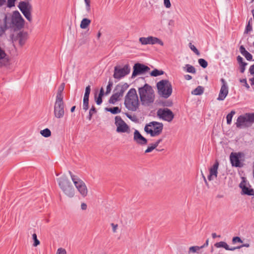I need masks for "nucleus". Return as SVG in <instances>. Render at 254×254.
<instances>
[{
    "label": "nucleus",
    "instance_id": "obj_1",
    "mask_svg": "<svg viewBox=\"0 0 254 254\" xmlns=\"http://www.w3.org/2000/svg\"><path fill=\"white\" fill-rule=\"evenodd\" d=\"M25 21L22 18L19 12L17 10L12 12L11 18V23H7V16L5 15L3 23L0 24V35L4 33L5 31L9 27H13L14 29L20 30L24 25Z\"/></svg>",
    "mask_w": 254,
    "mask_h": 254
},
{
    "label": "nucleus",
    "instance_id": "obj_2",
    "mask_svg": "<svg viewBox=\"0 0 254 254\" xmlns=\"http://www.w3.org/2000/svg\"><path fill=\"white\" fill-rule=\"evenodd\" d=\"M138 91L140 102L143 106H149L153 103L155 95L153 89L150 85L146 83L142 87L138 88Z\"/></svg>",
    "mask_w": 254,
    "mask_h": 254
},
{
    "label": "nucleus",
    "instance_id": "obj_3",
    "mask_svg": "<svg viewBox=\"0 0 254 254\" xmlns=\"http://www.w3.org/2000/svg\"><path fill=\"white\" fill-rule=\"evenodd\" d=\"M125 105L130 111H136L139 106V99L134 88H131L127 93L125 99Z\"/></svg>",
    "mask_w": 254,
    "mask_h": 254
},
{
    "label": "nucleus",
    "instance_id": "obj_4",
    "mask_svg": "<svg viewBox=\"0 0 254 254\" xmlns=\"http://www.w3.org/2000/svg\"><path fill=\"white\" fill-rule=\"evenodd\" d=\"M59 186L63 192L69 198L75 195V190L71 183L65 176H63L58 179Z\"/></svg>",
    "mask_w": 254,
    "mask_h": 254
},
{
    "label": "nucleus",
    "instance_id": "obj_5",
    "mask_svg": "<svg viewBox=\"0 0 254 254\" xmlns=\"http://www.w3.org/2000/svg\"><path fill=\"white\" fill-rule=\"evenodd\" d=\"M163 124L162 123L153 121L147 124L144 127L145 132L151 137L159 136L162 133Z\"/></svg>",
    "mask_w": 254,
    "mask_h": 254
},
{
    "label": "nucleus",
    "instance_id": "obj_6",
    "mask_svg": "<svg viewBox=\"0 0 254 254\" xmlns=\"http://www.w3.org/2000/svg\"><path fill=\"white\" fill-rule=\"evenodd\" d=\"M158 94L162 97L168 98L172 93V86L168 80H162L157 83Z\"/></svg>",
    "mask_w": 254,
    "mask_h": 254
},
{
    "label": "nucleus",
    "instance_id": "obj_7",
    "mask_svg": "<svg viewBox=\"0 0 254 254\" xmlns=\"http://www.w3.org/2000/svg\"><path fill=\"white\" fill-rule=\"evenodd\" d=\"M71 179L79 194L83 197H85L88 193V190L85 183L77 176L72 174L69 171Z\"/></svg>",
    "mask_w": 254,
    "mask_h": 254
},
{
    "label": "nucleus",
    "instance_id": "obj_8",
    "mask_svg": "<svg viewBox=\"0 0 254 254\" xmlns=\"http://www.w3.org/2000/svg\"><path fill=\"white\" fill-rule=\"evenodd\" d=\"M254 123V113H247L240 116L235 123L239 128H244L251 127Z\"/></svg>",
    "mask_w": 254,
    "mask_h": 254
},
{
    "label": "nucleus",
    "instance_id": "obj_9",
    "mask_svg": "<svg viewBox=\"0 0 254 254\" xmlns=\"http://www.w3.org/2000/svg\"><path fill=\"white\" fill-rule=\"evenodd\" d=\"M128 87V85L127 83L117 85L114 90V93L109 99V102L111 104H115L119 100L120 97L123 96L124 92Z\"/></svg>",
    "mask_w": 254,
    "mask_h": 254
},
{
    "label": "nucleus",
    "instance_id": "obj_10",
    "mask_svg": "<svg viewBox=\"0 0 254 254\" xmlns=\"http://www.w3.org/2000/svg\"><path fill=\"white\" fill-rule=\"evenodd\" d=\"M18 7L27 20L29 22H31L32 20L31 15L32 6L29 2L20 1L19 3Z\"/></svg>",
    "mask_w": 254,
    "mask_h": 254
},
{
    "label": "nucleus",
    "instance_id": "obj_11",
    "mask_svg": "<svg viewBox=\"0 0 254 254\" xmlns=\"http://www.w3.org/2000/svg\"><path fill=\"white\" fill-rule=\"evenodd\" d=\"M157 116L160 119L171 122L174 118V114L172 111L168 108H160L157 111Z\"/></svg>",
    "mask_w": 254,
    "mask_h": 254
},
{
    "label": "nucleus",
    "instance_id": "obj_12",
    "mask_svg": "<svg viewBox=\"0 0 254 254\" xmlns=\"http://www.w3.org/2000/svg\"><path fill=\"white\" fill-rule=\"evenodd\" d=\"M115 124L117 127L116 131L118 133H129V127L125 123L120 116H116Z\"/></svg>",
    "mask_w": 254,
    "mask_h": 254
},
{
    "label": "nucleus",
    "instance_id": "obj_13",
    "mask_svg": "<svg viewBox=\"0 0 254 254\" xmlns=\"http://www.w3.org/2000/svg\"><path fill=\"white\" fill-rule=\"evenodd\" d=\"M64 104L63 99H56L54 104V115L58 119L63 118L64 114Z\"/></svg>",
    "mask_w": 254,
    "mask_h": 254
},
{
    "label": "nucleus",
    "instance_id": "obj_14",
    "mask_svg": "<svg viewBox=\"0 0 254 254\" xmlns=\"http://www.w3.org/2000/svg\"><path fill=\"white\" fill-rule=\"evenodd\" d=\"M130 70V68L128 64H126L123 67H121L120 66H116L114 67L113 77L115 79L120 80L127 75Z\"/></svg>",
    "mask_w": 254,
    "mask_h": 254
},
{
    "label": "nucleus",
    "instance_id": "obj_15",
    "mask_svg": "<svg viewBox=\"0 0 254 254\" xmlns=\"http://www.w3.org/2000/svg\"><path fill=\"white\" fill-rule=\"evenodd\" d=\"M139 41L142 45H154L158 44L161 46H163V42L159 38L153 36H148L147 37H140L139 39Z\"/></svg>",
    "mask_w": 254,
    "mask_h": 254
},
{
    "label": "nucleus",
    "instance_id": "obj_16",
    "mask_svg": "<svg viewBox=\"0 0 254 254\" xmlns=\"http://www.w3.org/2000/svg\"><path fill=\"white\" fill-rule=\"evenodd\" d=\"M150 68L144 64L137 63L133 66V71L132 73V77H134L136 75L141 74L148 72Z\"/></svg>",
    "mask_w": 254,
    "mask_h": 254
},
{
    "label": "nucleus",
    "instance_id": "obj_17",
    "mask_svg": "<svg viewBox=\"0 0 254 254\" xmlns=\"http://www.w3.org/2000/svg\"><path fill=\"white\" fill-rule=\"evenodd\" d=\"M133 141L141 146H144L147 144V139L143 137L137 129H135L133 133Z\"/></svg>",
    "mask_w": 254,
    "mask_h": 254
},
{
    "label": "nucleus",
    "instance_id": "obj_18",
    "mask_svg": "<svg viewBox=\"0 0 254 254\" xmlns=\"http://www.w3.org/2000/svg\"><path fill=\"white\" fill-rule=\"evenodd\" d=\"M219 165L218 161L216 160L213 166L209 169V174L207 177L209 181H212L217 178Z\"/></svg>",
    "mask_w": 254,
    "mask_h": 254
},
{
    "label": "nucleus",
    "instance_id": "obj_19",
    "mask_svg": "<svg viewBox=\"0 0 254 254\" xmlns=\"http://www.w3.org/2000/svg\"><path fill=\"white\" fill-rule=\"evenodd\" d=\"M9 64V57L4 50L0 47V67Z\"/></svg>",
    "mask_w": 254,
    "mask_h": 254
},
{
    "label": "nucleus",
    "instance_id": "obj_20",
    "mask_svg": "<svg viewBox=\"0 0 254 254\" xmlns=\"http://www.w3.org/2000/svg\"><path fill=\"white\" fill-rule=\"evenodd\" d=\"M228 94V86L222 85L220 92L217 98L219 101H223L225 99L226 97Z\"/></svg>",
    "mask_w": 254,
    "mask_h": 254
},
{
    "label": "nucleus",
    "instance_id": "obj_21",
    "mask_svg": "<svg viewBox=\"0 0 254 254\" xmlns=\"http://www.w3.org/2000/svg\"><path fill=\"white\" fill-rule=\"evenodd\" d=\"M240 156L236 153H232L230 156V161L233 166L240 167Z\"/></svg>",
    "mask_w": 254,
    "mask_h": 254
},
{
    "label": "nucleus",
    "instance_id": "obj_22",
    "mask_svg": "<svg viewBox=\"0 0 254 254\" xmlns=\"http://www.w3.org/2000/svg\"><path fill=\"white\" fill-rule=\"evenodd\" d=\"M16 39L18 40L19 44L21 46L23 45L27 39V33L23 32H19L17 35Z\"/></svg>",
    "mask_w": 254,
    "mask_h": 254
},
{
    "label": "nucleus",
    "instance_id": "obj_23",
    "mask_svg": "<svg viewBox=\"0 0 254 254\" xmlns=\"http://www.w3.org/2000/svg\"><path fill=\"white\" fill-rule=\"evenodd\" d=\"M214 246L217 248H223L226 250H229L231 251L235 250V248H234V247L230 248L226 242L223 241H221L215 243L214 244Z\"/></svg>",
    "mask_w": 254,
    "mask_h": 254
},
{
    "label": "nucleus",
    "instance_id": "obj_24",
    "mask_svg": "<svg viewBox=\"0 0 254 254\" xmlns=\"http://www.w3.org/2000/svg\"><path fill=\"white\" fill-rule=\"evenodd\" d=\"M240 187L242 188V191L244 194L251 195H254V190L253 189H249L245 185H243L242 183L240 185Z\"/></svg>",
    "mask_w": 254,
    "mask_h": 254
},
{
    "label": "nucleus",
    "instance_id": "obj_25",
    "mask_svg": "<svg viewBox=\"0 0 254 254\" xmlns=\"http://www.w3.org/2000/svg\"><path fill=\"white\" fill-rule=\"evenodd\" d=\"M64 88V83H62L58 88L56 99H64L63 91Z\"/></svg>",
    "mask_w": 254,
    "mask_h": 254
},
{
    "label": "nucleus",
    "instance_id": "obj_26",
    "mask_svg": "<svg viewBox=\"0 0 254 254\" xmlns=\"http://www.w3.org/2000/svg\"><path fill=\"white\" fill-rule=\"evenodd\" d=\"M91 23V20L88 18H83L80 23V27L81 29H86Z\"/></svg>",
    "mask_w": 254,
    "mask_h": 254
},
{
    "label": "nucleus",
    "instance_id": "obj_27",
    "mask_svg": "<svg viewBox=\"0 0 254 254\" xmlns=\"http://www.w3.org/2000/svg\"><path fill=\"white\" fill-rule=\"evenodd\" d=\"M203 92L204 88L201 86H198L191 91V94L195 95H201Z\"/></svg>",
    "mask_w": 254,
    "mask_h": 254
},
{
    "label": "nucleus",
    "instance_id": "obj_28",
    "mask_svg": "<svg viewBox=\"0 0 254 254\" xmlns=\"http://www.w3.org/2000/svg\"><path fill=\"white\" fill-rule=\"evenodd\" d=\"M184 69L188 72L191 73H196L195 68L192 65L189 64H187L185 67H184Z\"/></svg>",
    "mask_w": 254,
    "mask_h": 254
},
{
    "label": "nucleus",
    "instance_id": "obj_29",
    "mask_svg": "<svg viewBox=\"0 0 254 254\" xmlns=\"http://www.w3.org/2000/svg\"><path fill=\"white\" fill-rule=\"evenodd\" d=\"M106 110L113 114H116L121 112V109L118 107L113 108H106Z\"/></svg>",
    "mask_w": 254,
    "mask_h": 254
},
{
    "label": "nucleus",
    "instance_id": "obj_30",
    "mask_svg": "<svg viewBox=\"0 0 254 254\" xmlns=\"http://www.w3.org/2000/svg\"><path fill=\"white\" fill-rule=\"evenodd\" d=\"M41 134L45 137H48L51 136V132L49 128H45L40 131Z\"/></svg>",
    "mask_w": 254,
    "mask_h": 254
},
{
    "label": "nucleus",
    "instance_id": "obj_31",
    "mask_svg": "<svg viewBox=\"0 0 254 254\" xmlns=\"http://www.w3.org/2000/svg\"><path fill=\"white\" fill-rule=\"evenodd\" d=\"M252 24H253V20L252 18H250L248 21V23L246 26V29L245 31V33H248L252 30Z\"/></svg>",
    "mask_w": 254,
    "mask_h": 254
},
{
    "label": "nucleus",
    "instance_id": "obj_32",
    "mask_svg": "<svg viewBox=\"0 0 254 254\" xmlns=\"http://www.w3.org/2000/svg\"><path fill=\"white\" fill-rule=\"evenodd\" d=\"M89 97H84L83 101V109L86 111L88 109Z\"/></svg>",
    "mask_w": 254,
    "mask_h": 254
},
{
    "label": "nucleus",
    "instance_id": "obj_33",
    "mask_svg": "<svg viewBox=\"0 0 254 254\" xmlns=\"http://www.w3.org/2000/svg\"><path fill=\"white\" fill-rule=\"evenodd\" d=\"M235 114V112L234 111H232L229 114H228L227 115L226 119L227 124L230 125L231 124L232 118Z\"/></svg>",
    "mask_w": 254,
    "mask_h": 254
},
{
    "label": "nucleus",
    "instance_id": "obj_34",
    "mask_svg": "<svg viewBox=\"0 0 254 254\" xmlns=\"http://www.w3.org/2000/svg\"><path fill=\"white\" fill-rule=\"evenodd\" d=\"M164 73V71L162 70H159L157 69H155L154 70H152L151 72L150 73V75L152 76H157L159 75H162Z\"/></svg>",
    "mask_w": 254,
    "mask_h": 254
},
{
    "label": "nucleus",
    "instance_id": "obj_35",
    "mask_svg": "<svg viewBox=\"0 0 254 254\" xmlns=\"http://www.w3.org/2000/svg\"><path fill=\"white\" fill-rule=\"evenodd\" d=\"M201 249V247L192 246L189 248V253H197Z\"/></svg>",
    "mask_w": 254,
    "mask_h": 254
},
{
    "label": "nucleus",
    "instance_id": "obj_36",
    "mask_svg": "<svg viewBox=\"0 0 254 254\" xmlns=\"http://www.w3.org/2000/svg\"><path fill=\"white\" fill-rule=\"evenodd\" d=\"M32 239L34 241L33 244V247H37L40 244V241L38 240L36 234L34 233L32 235Z\"/></svg>",
    "mask_w": 254,
    "mask_h": 254
},
{
    "label": "nucleus",
    "instance_id": "obj_37",
    "mask_svg": "<svg viewBox=\"0 0 254 254\" xmlns=\"http://www.w3.org/2000/svg\"><path fill=\"white\" fill-rule=\"evenodd\" d=\"M198 62L200 65L203 68H206L208 65L207 62L204 59H200Z\"/></svg>",
    "mask_w": 254,
    "mask_h": 254
},
{
    "label": "nucleus",
    "instance_id": "obj_38",
    "mask_svg": "<svg viewBox=\"0 0 254 254\" xmlns=\"http://www.w3.org/2000/svg\"><path fill=\"white\" fill-rule=\"evenodd\" d=\"M189 47L196 55H197V56L200 55V53L198 51V50L191 43H189Z\"/></svg>",
    "mask_w": 254,
    "mask_h": 254
},
{
    "label": "nucleus",
    "instance_id": "obj_39",
    "mask_svg": "<svg viewBox=\"0 0 254 254\" xmlns=\"http://www.w3.org/2000/svg\"><path fill=\"white\" fill-rule=\"evenodd\" d=\"M126 116L131 121L136 122L137 121V118L135 115H131L128 113H126Z\"/></svg>",
    "mask_w": 254,
    "mask_h": 254
},
{
    "label": "nucleus",
    "instance_id": "obj_40",
    "mask_svg": "<svg viewBox=\"0 0 254 254\" xmlns=\"http://www.w3.org/2000/svg\"><path fill=\"white\" fill-rule=\"evenodd\" d=\"M232 242L233 244H235L237 243H242L243 241L239 237H234L232 239Z\"/></svg>",
    "mask_w": 254,
    "mask_h": 254
},
{
    "label": "nucleus",
    "instance_id": "obj_41",
    "mask_svg": "<svg viewBox=\"0 0 254 254\" xmlns=\"http://www.w3.org/2000/svg\"><path fill=\"white\" fill-rule=\"evenodd\" d=\"M86 6V10L87 12H89L91 10L90 8V0H84Z\"/></svg>",
    "mask_w": 254,
    "mask_h": 254
},
{
    "label": "nucleus",
    "instance_id": "obj_42",
    "mask_svg": "<svg viewBox=\"0 0 254 254\" xmlns=\"http://www.w3.org/2000/svg\"><path fill=\"white\" fill-rule=\"evenodd\" d=\"M91 88L90 85L86 86L84 97H89L90 93Z\"/></svg>",
    "mask_w": 254,
    "mask_h": 254
},
{
    "label": "nucleus",
    "instance_id": "obj_43",
    "mask_svg": "<svg viewBox=\"0 0 254 254\" xmlns=\"http://www.w3.org/2000/svg\"><path fill=\"white\" fill-rule=\"evenodd\" d=\"M112 86H113V82L111 81H109L108 82V84L107 86L106 92V94H109L111 92V87Z\"/></svg>",
    "mask_w": 254,
    "mask_h": 254
},
{
    "label": "nucleus",
    "instance_id": "obj_44",
    "mask_svg": "<svg viewBox=\"0 0 254 254\" xmlns=\"http://www.w3.org/2000/svg\"><path fill=\"white\" fill-rule=\"evenodd\" d=\"M154 149H155L154 148V147L153 146L152 144H150V146H148V147L147 148V149L145 150V153H149V152H151V151H152Z\"/></svg>",
    "mask_w": 254,
    "mask_h": 254
},
{
    "label": "nucleus",
    "instance_id": "obj_45",
    "mask_svg": "<svg viewBox=\"0 0 254 254\" xmlns=\"http://www.w3.org/2000/svg\"><path fill=\"white\" fill-rule=\"evenodd\" d=\"M56 254H67L64 249L62 248H59L57 250Z\"/></svg>",
    "mask_w": 254,
    "mask_h": 254
},
{
    "label": "nucleus",
    "instance_id": "obj_46",
    "mask_svg": "<svg viewBox=\"0 0 254 254\" xmlns=\"http://www.w3.org/2000/svg\"><path fill=\"white\" fill-rule=\"evenodd\" d=\"M15 0H7V7H11L15 5Z\"/></svg>",
    "mask_w": 254,
    "mask_h": 254
},
{
    "label": "nucleus",
    "instance_id": "obj_47",
    "mask_svg": "<svg viewBox=\"0 0 254 254\" xmlns=\"http://www.w3.org/2000/svg\"><path fill=\"white\" fill-rule=\"evenodd\" d=\"M247 65V63L240 64V72L243 73L245 70V66Z\"/></svg>",
    "mask_w": 254,
    "mask_h": 254
},
{
    "label": "nucleus",
    "instance_id": "obj_48",
    "mask_svg": "<svg viewBox=\"0 0 254 254\" xmlns=\"http://www.w3.org/2000/svg\"><path fill=\"white\" fill-rule=\"evenodd\" d=\"M248 61H251L253 59V56L247 52L244 56Z\"/></svg>",
    "mask_w": 254,
    "mask_h": 254
},
{
    "label": "nucleus",
    "instance_id": "obj_49",
    "mask_svg": "<svg viewBox=\"0 0 254 254\" xmlns=\"http://www.w3.org/2000/svg\"><path fill=\"white\" fill-rule=\"evenodd\" d=\"M163 140L162 138H160L158 139L156 142L154 143H152L151 144L153 145V146L155 148H156L160 144V142H161Z\"/></svg>",
    "mask_w": 254,
    "mask_h": 254
},
{
    "label": "nucleus",
    "instance_id": "obj_50",
    "mask_svg": "<svg viewBox=\"0 0 254 254\" xmlns=\"http://www.w3.org/2000/svg\"><path fill=\"white\" fill-rule=\"evenodd\" d=\"M164 4L166 8H170L171 6L170 0H164Z\"/></svg>",
    "mask_w": 254,
    "mask_h": 254
},
{
    "label": "nucleus",
    "instance_id": "obj_51",
    "mask_svg": "<svg viewBox=\"0 0 254 254\" xmlns=\"http://www.w3.org/2000/svg\"><path fill=\"white\" fill-rule=\"evenodd\" d=\"M240 51L241 53L244 56L245 53H246L248 51L245 49L243 46H241L240 47Z\"/></svg>",
    "mask_w": 254,
    "mask_h": 254
},
{
    "label": "nucleus",
    "instance_id": "obj_52",
    "mask_svg": "<svg viewBox=\"0 0 254 254\" xmlns=\"http://www.w3.org/2000/svg\"><path fill=\"white\" fill-rule=\"evenodd\" d=\"M250 247V244H248V243H246V244H244L243 245H242L241 246H238V247H234V248H235V250L236 249H240L243 247H247V248H248Z\"/></svg>",
    "mask_w": 254,
    "mask_h": 254
},
{
    "label": "nucleus",
    "instance_id": "obj_53",
    "mask_svg": "<svg viewBox=\"0 0 254 254\" xmlns=\"http://www.w3.org/2000/svg\"><path fill=\"white\" fill-rule=\"evenodd\" d=\"M111 226L112 227L113 232L114 233H116L117 232V230L118 227V224H115L114 223H111Z\"/></svg>",
    "mask_w": 254,
    "mask_h": 254
},
{
    "label": "nucleus",
    "instance_id": "obj_54",
    "mask_svg": "<svg viewBox=\"0 0 254 254\" xmlns=\"http://www.w3.org/2000/svg\"><path fill=\"white\" fill-rule=\"evenodd\" d=\"M240 82L241 83H244V84H245V86L247 88L249 89L250 88L249 84L247 83L246 79H240Z\"/></svg>",
    "mask_w": 254,
    "mask_h": 254
},
{
    "label": "nucleus",
    "instance_id": "obj_55",
    "mask_svg": "<svg viewBox=\"0 0 254 254\" xmlns=\"http://www.w3.org/2000/svg\"><path fill=\"white\" fill-rule=\"evenodd\" d=\"M96 110L94 106H92L89 111V114L94 115L96 113Z\"/></svg>",
    "mask_w": 254,
    "mask_h": 254
},
{
    "label": "nucleus",
    "instance_id": "obj_56",
    "mask_svg": "<svg viewBox=\"0 0 254 254\" xmlns=\"http://www.w3.org/2000/svg\"><path fill=\"white\" fill-rule=\"evenodd\" d=\"M237 61L239 63V64H242L244 63L245 62H243V59L242 57H241L240 56H238L237 57Z\"/></svg>",
    "mask_w": 254,
    "mask_h": 254
},
{
    "label": "nucleus",
    "instance_id": "obj_57",
    "mask_svg": "<svg viewBox=\"0 0 254 254\" xmlns=\"http://www.w3.org/2000/svg\"><path fill=\"white\" fill-rule=\"evenodd\" d=\"M87 208V204L85 203H84V202L81 203V209L82 210H86Z\"/></svg>",
    "mask_w": 254,
    "mask_h": 254
},
{
    "label": "nucleus",
    "instance_id": "obj_58",
    "mask_svg": "<svg viewBox=\"0 0 254 254\" xmlns=\"http://www.w3.org/2000/svg\"><path fill=\"white\" fill-rule=\"evenodd\" d=\"M96 102L97 105H100L102 102V97L98 96V97L97 98L96 100Z\"/></svg>",
    "mask_w": 254,
    "mask_h": 254
},
{
    "label": "nucleus",
    "instance_id": "obj_59",
    "mask_svg": "<svg viewBox=\"0 0 254 254\" xmlns=\"http://www.w3.org/2000/svg\"><path fill=\"white\" fill-rule=\"evenodd\" d=\"M249 71L251 74H254V64L250 66Z\"/></svg>",
    "mask_w": 254,
    "mask_h": 254
},
{
    "label": "nucleus",
    "instance_id": "obj_60",
    "mask_svg": "<svg viewBox=\"0 0 254 254\" xmlns=\"http://www.w3.org/2000/svg\"><path fill=\"white\" fill-rule=\"evenodd\" d=\"M184 78L187 80H189L192 79V76L189 74H186L184 76Z\"/></svg>",
    "mask_w": 254,
    "mask_h": 254
},
{
    "label": "nucleus",
    "instance_id": "obj_61",
    "mask_svg": "<svg viewBox=\"0 0 254 254\" xmlns=\"http://www.w3.org/2000/svg\"><path fill=\"white\" fill-rule=\"evenodd\" d=\"M201 175H202V177L204 180V181L205 182V184L206 185L208 186V183H207V181L206 180V179L205 177V176L204 175V174H203L202 172L201 171Z\"/></svg>",
    "mask_w": 254,
    "mask_h": 254
},
{
    "label": "nucleus",
    "instance_id": "obj_62",
    "mask_svg": "<svg viewBox=\"0 0 254 254\" xmlns=\"http://www.w3.org/2000/svg\"><path fill=\"white\" fill-rule=\"evenodd\" d=\"M104 89H103V88H102L100 89V93H99V96L102 97V96L104 95Z\"/></svg>",
    "mask_w": 254,
    "mask_h": 254
},
{
    "label": "nucleus",
    "instance_id": "obj_63",
    "mask_svg": "<svg viewBox=\"0 0 254 254\" xmlns=\"http://www.w3.org/2000/svg\"><path fill=\"white\" fill-rule=\"evenodd\" d=\"M208 242H209V240H208V239H207V240L206 241L205 243L203 245H202V246H201V249H202V248H204V247H207V246L208 245Z\"/></svg>",
    "mask_w": 254,
    "mask_h": 254
},
{
    "label": "nucleus",
    "instance_id": "obj_64",
    "mask_svg": "<svg viewBox=\"0 0 254 254\" xmlns=\"http://www.w3.org/2000/svg\"><path fill=\"white\" fill-rule=\"evenodd\" d=\"M221 81L222 83V85L227 86V83H226L225 80L223 78H222L221 79Z\"/></svg>",
    "mask_w": 254,
    "mask_h": 254
}]
</instances>
